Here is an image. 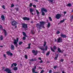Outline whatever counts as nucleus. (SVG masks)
Listing matches in <instances>:
<instances>
[{"mask_svg":"<svg viewBox=\"0 0 73 73\" xmlns=\"http://www.w3.org/2000/svg\"><path fill=\"white\" fill-rule=\"evenodd\" d=\"M22 44H23V42H20L19 43V45H21Z\"/></svg>","mask_w":73,"mask_h":73,"instance_id":"32","label":"nucleus"},{"mask_svg":"<svg viewBox=\"0 0 73 73\" xmlns=\"http://www.w3.org/2000/svg\"><path fill=\"white\" fill-rule=\"evenodd\" d=\"M36 69V66H35L34 67V68H33L32 69V71L33 73H38V72H35Z\"/></svg>","mask_w":73,"mask_h":73,"instance_id":"5","label":"nucleus"},{"mask_svg":"<svg viewBox=\"0 0 73 73\" xmlns=\"http://www.w3.org/2000/svg\"><path fill=\"white\" fill-rule=\"evenodd\" d=\"M51 50H52V52H54V49H53V48H52V47H51L50 48Z\"/></svg>","mask_w":73,"mask_h":73,"instance_id":"26","label":"nucleus"},{"mask_svg":"<svg viewBox=\"0 0 73 73\" xmlns=\"http://www.w3.org/2000/svg\"><path fill=\"white\" fill-rule=\"evenodd\" d=\"M58 50L59 52H60V53H61V50L60 49V48H58Z\"/></svg>","mask_w":73,"mask_h":73,"instance_id":"23","label":"nucleus"},{"mask_svg":"<svg viewBox=\"0 0 73 73\" xmlns=\"http://www.w3.org/2000/svg\"><path fill=\"white\" fill-rule=\"evenodd\" d=\"M3 38L4 37H3V36L2 35H1L0 37V38H1L0 40H3Z\"/></svg>","mask_w":73,"mask_h":73,"instance_id":"22","label":"nucleus"},{"mask_svg":"<svg viewBox=\"0 0 73 73\" xmlns=\"http://www.w3.org/2000/svg\"><path fill=\"white\" fill-rule=\"evenodd\" d=\"M31 33H32V34H35V33L33 32V31L32 30L31 31Z\"/></svg>","mask_w":73,"mask_h":73,"instance_id":"43","label":"nucleus"},{"mask_svg":"<svg viewBox=\"0 0 73 73\" xmlns=\"http://www.w3.org/2000/svg\"><path fill=\"white\" fill-rule=\"evenodd\" d=\"M40 25L39 23H38L36 25V27L38 29H41V28H45L44 25H45V22L41 21L40 22Z\"/></svg>","mask_w":73,"mask_h":73,"instance_id":"1","label":"nucleus"},{"mask_svg":"<svg viewBox=\"0 0 73 73\" xmlns=\"http://www.w3.org/2000/svg\"><path fill=\"white\" fill-rule=\"evenodd\" d=\"M13 64L14 65V66H16L17 65V64L16 63H14Z\"/></svg>","mask_w":73,"mask_h":73,"instance_id":"39","label":"nucleus"},{"mask_svg":"<svg viewBox=\"0 0 73 73\" xmlns=\"http://www.w3.org/2000/svg\"><path fill=\"white\" fill-rule=\"evenodd\" d=\"M34 1H36V2H38V0H34Z\"/></svg>","mask_w":73,"mask_h":73,"instance_id":"59","label":"nucleus"},{"mask_svg":"<svg viewBox=\"0 0 73 73\" xmlns=\"http://www.w3.org/2000/svg\"><path fill=\"white\" fill-rule=\"evenodd\" d=\"M58 54H57L56 55V57H57V58H58Z\"/></svg>","mask_w":73,"mask_h":73,"instance_id":"54","label":"nucleus"},{"mask_svg":"<svg viewBox=\"0 0 73 73\" xmlns=\"http://www.w3.org/2000/svg\"><path fill=\"white\" fill-rule=\"evenodd\" d=\"M57 57H55L54 58V60H57Z\"/></svg>","mask_w":73,"mask_h":73,"instance_id":"58","label":"nucleus"},{"mask_svg":"<svg viewBox=\"0 0 73 73\" xmlns=\"http://www.w3.org/2000/svg\"><path fill=\"white\" fill-rule=\"evenodd\" d=\"M50 54V53L49 52H48L47 53H46V56H48L49 54Z\"/></svg>","mask_w":73,"mask_h":73,"instance_id":"34","label":"nucleus"},{"mask_svg":"<svg viewBox=\"0 0 73 73\" xmlns=\"http://www.w3.org/2000/svg\"><path fill=\"white\" fill-rule=\"evenodd\" d=\"M60 33V31H57V32H56V34H57V35H58V34H59V33Z\"/></svg>","mask_w":73,"mask_h":73,"instance_id":"36","label":"nucleus"},{"mask_svg":"<svg viewBox=\"0 0 73 73\" xmlns=\"http://www.w3.org/2000/svg\"><path fill=\"white\" fill-rule=\"evenodd\" d=\"M71 18H72V19H73V16H72L71 17Z\"/></svg>","mask_w":73,"mask_h":73,"instance_id":"61","label":"nucleus"},{"mask_svg":"<svg viewBox=\"0 0 73 73\" xmlns=\"http://www.w3.org/2000/svg\"><path fill=\"white\" fill-rule=\"evenodd\" d=\"M64 61V59H62L60 60V62H63V61Z\"/></svg>","mask_w":73,"mask_h":73,"instance_id":"45","label":"nucleus"},{"mask_svg":"<svg viewBox=\"0 0 73 73\" xmlns=\"http://www.w3.org/2000/svg\"><path fill=\"white\" fill-rule=\"evenodd\" d=\"M48 18L49 19V20H50V21H52V18H51V17H48Z\"/></svg>","mask_w":73,"mask_h":73,"instance_id":"27","label":"nucleus"},{"mask_svg":"<svg viewBox=\"0 0 73 73\" xmlns=\"http://www.w3.org/2000/svg\"><path fill=\"white\" fill-rule=\"evenodd\" d=\"M66 6L67 7H72V4L70 3H69L67 4Z\"/></svg>","mask_w":73,"mask_h":73,"instance_id":"18","label":"nucleus"},{"mask_svg":"<svg viewBox=\"0 0 73 73\" xmlns=\"http://www.w3.org/2000/svg\"><path fill=\"white\" fill-rule=\"evenodd\" d=\"M64 21H65V19H64L63 20H62V21H60V22L61 23H64Z\"/></svg>","mask_w":73,"mask_h":73,"instance_id":"31","label":"nucleus"},{"mask_svg":"<svg viewBox=\"0 0 73 73\" xmlns=\"http://www.w3.org/2000/svg\"><path fill=\"white\" fill-rule=\"evenodd\" d=\"M32 52L33 53H34V54L36 56L37 55V54L38 53L37 51H35L33 50L32 51Z\"/></svg>","mask_w":73,"mask_h":73,"instance_id":"9","label":"nucleus"},{"mask_svg":"<svg viewBox=\"0 0 73 73\" xmlns=\"http://www.w3.org/2000/svg\"><path fill=\"white\" fill-rule=\"evenodd\" d=\"M61 15L60 14H57L56 16V18L57 19H60V17H61Z\"/></svg>","mask_w":73,"mask_h":73,"instance_id":"8","label":"nucleus"},{"mask_svg":"<svg viewBox=\"0 0 73 73\" xmlns=\"http://www.w3.org/2000/svg\"><path fill=\"white\" fill-rule=\"evenodd\" d=\"M30 12H33V11H34V9H33L31 8L30 9Z\"/></svg>","mask_w":73,"mask_h":73,"instance_id":"20","label":"nucleus"},{"mask_svg":"<svg viewBox=\"0 0 73 73\" xmlns=\"http://www.w3.org/2000/svg\"><path fill=\"white\" fill-rule=\"evenodd\" d=\"M44 70H42L41 71L40 73H44Z\"/></svg>","mask_w":73,"mask_h":73,"instance_id":"47","label":"nucleus"},{"mask_svg":"<svg viewBox=\"0 0 73 73\" xmlns=\"http://www.w3.org/2000/svg\"><path fill=\"white\" fill-rule=\"evenodd\" d=\"M23 36H25V37L27 36V35H26V34L24 32H23Z\"/></svg>","mask_w":73,"mask_h":73,"instance_id":"28","label":"nucleus"},{"mask_svg":"<svg viewBox=\"0 0 73 73\" xmlns=\"http://www.w3.org/2000/svg\"><path fill=\"white\" fill-rule=\"evenodd\" d=\"M41 11H42L43 12H47V10L45 9V8H42Z\"/></svg>","mask_w":73,"mask_h":73,"instance_id":"10","label":"nucleus"},{"mask_svg":"<svg viewBox=\"0 0 73 73\" xmlns=\"http://www.w3.org/2000/svg\"><path fill=\"white\" fill-rule=\"evenodd\" d=\"M50 26V23L48 22L47 24V27L48 28H49Z\"/></svg>","mask_w":73,"mask_h":73,"instance_id":"17","label":"nucleus"},{"mask_svg":"<svg viewBox=\"0 0 73 73\" xmlns=\"http://www.w3.org/2000/svg\"><path fill=\"white\" fill-rule=\"evenodd\" d=\"M1 19H2V20H4V19H5V17H4V16L3 15H2L1 16Z\"/></svg>","mask_w":73,"mask_h":73,"instance_id":"15","label":"nucleus"},{"mask_svg":"<svg viewBox=\"0 0 73 73\" xmlns=\"http://www.w3.org/2000/svg\"><path fill=\"white\" fill-rule=\"evenodd\" d=\"M53 48H54V50H55V49H56L57 48H56V46H54L53 47Z\"/></svg>","mask_w":73,"mask_h":73,"instance_id":"41","label":"nucleus"},{"mask_svg":"<svg viewBox=\"0 0 73 73\" xmlns=\"http://www.w3.org/2000/svg\"><path fill=\"white\" fill-rule=\"evenodd\" d=\"M15 7V5H14L13 4H12L11 5V8H12V7Z\"/></svg>","mask_w":73,"mask_h":73,"instance_id":"35","label":"nucleus"},{"mask_svg":"<svg viewBox=\"0 0 73 73\" xmlns=\"http://www.w3.org/2000/svg\"><path fill=\"white\" fill-rule=\"evenodd\" d=\"M23 19L24 20H27V21H29V20H30L29 18L27 17H23Z\"/></svg>","mask_w":73,"mask_h":73,"instance_id":"12","label":"nucleus"},{"mask_svg":"<svg viewBox=\"0 0 73 73\" xmlns=\"http://www.w3.org/2000/svg\"><path fill=\"white\" fill-rule=\"evenodd\" d=\"M11 70H10L9 69L7 68L4 71L5 72H8L9 71H10Z\"/></svg>","mask_w":73,"mask_h":73,"instance_id":"16","label":"nucleus"},{"mask_svg":"<svg viewBox=\"0 0 73 73\" xmlns=\"http://www.w3.org/2000/svg\"><path fill=\"white\" fill-rule=\"evenodd\" d=\"M32 6V3H31L30 4V7H31Z\"/></svg>","mask_w":73,"mask_h":73,"instance_id":"44","label":"nucleus"},{"mask_svg":"<svg viewBox=\"0 0 73 73\" xmlns=\"http://www.w3.org/2000/svg\"><path fill=\"white\" fill-rule=\"evenodd\" d=\"M48 1H50V2L51 3H52L53 2V0H48Z\"/></svg>","mask_w":73,"mask_h":73,"instance_id":"38","label":"nucleus"},{"mask_svg":"<svg viewBox=\"0 0 73 73\" xmlns=\"http://www.w3.org/2000/svg\"><path fill=\"white\" fill-rule=\"evenodd\" d=\"M13 69L14 70H17V67H15Z\"/></svg>","mask_w":73,"mask_h":73,"instance_id":"30","label":"nucleus"},{"mask_svg":"<svg viewBox=\"0 0 73 73\" xmlns=\"http://www.w3.org/2000/svg\"><path fill=\"white\" fill-rule=\"evenodd\" d=\"M13 65H14V64L13 63V64H11V67L12 68V67H13Z\"/></svg>","mask_w":73,"mask_h":73,"instance_id":"52","label":"nucleus"},{"mask_svg":"<svg viewBox=\"0 0 73 73\" xmlns=\"http://www.w3.org/2000/svg\"><path fill=\"white\" fill-rule=\"evenodd\" d=\"M0 29H3V27H2V26L1 25H0Z\"/></svg>","mask_w":73,"mask_h":73,"instance_id":"42","label":"nucleus"},{"mask_svg":"<svg viewBox=\"0 0 73 73\" xmlns=\"http://www.w3.org/2000/svg\"><path fill=\"white\" fill-rule=\"evenodd\" d=\"M30 61H36V60L35 59H31L30 60Z\"/></svg>","mask_w":73,"mask_h":73,"instance_id":"19","label":"nucleus"},{"mask_svg":"<svg viewBox=\"0 0 73 73\" xmlns=\"http://www.w3.org/2000/svg\"><path fill=\"white\" fill-rule=\"evenodd\" d=\"M60 36L61 37H62L63 38H66V35H64L62 33L61 34Z\"/></svg>","mask_w":73,"mask_h":73,"instance_id":"11","label":"nucleus"},{"mask_svg":"<svg viewBox=\"0 0 73 73\" xmlns=\"http://www.w3.org/2000/svg\"><path fill=\"white\" fill-rule=\"evenodd\" d=\"M31 14H32V15H33V13H32V12H31Z\"/></svg>","mask_w":73,"mask_h":73,"instance_id":"62","label":"nucleus"},{"mask_svg":"<svg viewBox=\"0 0 73 73\" xmlns=\"http://www.w3.org/2000/svg\"><path fill=\"white\" fill-rule=\"evenodd\" d=\"M7 53L8 55H9L10 56H13V54L12 53H11L10 52L7 51Z\"/></svg>","mask_w":73,"mask_h":73,"instance_id":"13","label":"nucleus"},{"mask_svg":"<svg viewBox=\"0 0 73 73\" xmlns=\"http://www.w3.org/2000/svg\"><path fill=\"white\" fill-rule=\"evenodd\" d=\"M25 58H26V59L28 58V56H27V55H25Z\"/></svg>","mask_w":73,"mask_h":73,"instance_id":"37","label":"nucleus"},{"mask_svg":"<svg viewBox=\"0 0 73 73\" xmlns=\"http://www.w3.org/2000/svg\"><path fill=\"white\" fill-rule=\"evenodd\" d=\"M39 49H40L41 50H43V52H42L43 53H45V50H47L48 49V46H46L45 47V49H44V47H39Z\"/></svg>","mask_w":73,"mask_h":73,"instance_id":"2","label":"nucleus"},{"mask_svg":"<svg viewBox=\"0 0 73 73\" xmlns=\"http://www.w3.org/2000/svg\"><path fill=\"white\" fill-rule=\"evenodd\" d=\"M57 66H54V69H56V68H57Z\"/></svg>","mask_w":73,"mask_h":73,"instance_id":"48","label":"nucleus"},{"mask_svg":"<svg viewBox=\"0 0 73 73\" xmlns=\"http://www.w3.org/2000/svg\"><path fill=\"white\" fill-rule=\"evenodd\" d=\"M57 42H62V39L60 38H58L57 39Z\"/></svg>","mask_w":73,"mask_h":73,"instance_id":"7","label":"nucleus"},{"mask_svg":"<svg viewBox=\"0 0 73 73\" xmlns=\"http://www.w3.org/2000/svg\"><path fill=\"white\" fill-rule=\"evenodd\" d=\"M19 41V38H17V40H14V44L17 47V42H18V41Z\"/></svg>","mask_w":73,"mask_h":73,"instance_id":"3","label":"nucleus"},{"mask_svg":"<svg viewBox=\"0 0 73 73\" xmlns=\"http://www.w3.org/2000/svg\"><path fill=\"white\" fill-rule=\"evenodd\" d=\"M36 12L37 13V15H38L39 14V12H38V10H36Z\"/></svg>","mask_w":73,"mask_h":73,"instance_id":"29","label":"nucleus"},{"mask_svg":"<svg viewBox=\"0 0 73 73\" xmlns=\"http://www.w3.org/2000/svg\"><path fill=\"white\" fill-rule=\"evenodd\" d=\"M31 43L29 44L28 47L27 48V49H30L31 48Z\"/></svg>","mask_w":73,"mask_h":73,"instance_id":"21","label":"nucleus"},{"mask_svg":"<svg viewBox=\"0 0 73 73\" xmlns=\"http://www.w3.org/2000/svg\"><path fill=\"white\" fill-rule=\"evenodd\" d=\"M3 56L5 58H6V55H5V54H4Z\"/></svg>","mask_w":73,"mask_h":73,"instance_id":"51","label":"nucleus"},{"mask_svg":"<svg viewBox=\"0 0 73 73\" xmlns=\"http://www.w3.org/2000/svg\"><path fill=\"white\" fill-rule=\"evenodd\" d=\"M64 15L65 14H66V11H64Z\"/></svg>","mask_w":73,"mask_h":73,"instance_id":"56","label":"nucleus"},{"mask_svg":"<svg viewBox=\"0 0 73 73\" xmlns=\"http://www.w3.org/2000/svg\"><path fill=\"white\" fill-rule=\"evenodd\" d=\"M55 42L57 41V40H56V39H55Z\"/></svg>","mask_w":73,"mask_h":73,"instance_id":"60","label":"nucleus"},{"mask_svg":"<svg viewBox=\"0 0 73 73\" xmlns=\"http://www.w3.org/2000/svg\"><path fill=\"white\" fill-rule=\"evenodd\" d=\"M41 61L40 62H39L40 63H42V62H43L42 61V60H41Z\"/></svg>","mask_w":73,"mask_h":73,"instance_id":"53","label":"nucleus"},{"mask_svg":"<svg viewBox=\"0 0 73 73\" xmlns=\"http://www.w3.org/2000/svg\"><path fill=\"white\" fill-rule=\"evenodd\" d=\"M26 39V38L25 37V36H24L23 38V39L24 40H25Z\"/></svg>","mask_w":73,"mask_h":73,"instance_id":"46","label":"nucleus"},{"mask_svg":"<svg viewBox=\"0 0 73 73\" xmlns=\"http://www.w3.org/2000/svg\"><path fill=\"white\" fill-rule=\"evenodd\" d=\"M11 25L13 26H15L17 25V22L15 21H13L12 22Z\"/></svg>","mask_w":73,"mask_h":73,"instance_id":"4","label":"nucleus"},{"mask_svg":"<svg viewBox=\"0 0 73 73\" xmlns=\"http://www.w3.org/2000/svg\"><path fill=\"white\" fill-rule=\"evenodd\" d=\"M39 68H40V69H42V68H41V67H39Z\"/></svg>","mask_w":73,"mask_h":73,"instance_id":"64","label":"nucleus"},{"mask_svg":"<svg viewBox=\"0 0 73 73\" xmlns=\"http://www.w3.org/2000/svg\"><path fill=\"white\" fill-rule=\"evenodd\" d=\"M0 47H1L2 48L3 47V46H1Z\"/></svg>","mask_w":73,"mask_h":73,"instance_id":"63","label":"nucleus"},{"mask_svg":"<svg viewBox=\"0 0 73 73\" xmlns=\"http://www.w3.org/2000/svg\"><path fill=\"white\" fill-rule=\"evenodd\" d=\"M15 49V47H14V46L13 45H11V50H14Z\"/></svg>","mask_w":73,"mask_h":73,"instance_id":"14","label":"nucleus"},{"mask_svg":"<svg viewBox=\"0 0 73 73\" xmlns=\"http://www.w3.org/2000/svg\"><path fill=\"white\" fill-rule=\"evenodd\" d=\"M4 31V32L5 33V36H7V33L6 32V31L5 30H3Z\"/></svg>","mask_w":73,"mask_h":73,"instance_id":"25","label":"nucleus"},{"mask_svg":"<svg viewBox=\"0 0 73 73\" xmlns=\"http://www.w3.org/2000/svg\"><path fill=\"white\" fill-rule=\"evenodd\" d=\"M41 11L42 13V15L44 16L45 15V13H44V11Z\"/></svg>","mask_w":73,"mask_h":73,"instance_id":"24","label":"nucleus"},{"mask_svg":"<svg viewBox=\"0 0 73 73\" xmlns=\"http://www.w3.org/2000/svg\"><path fill=\"white\" fill-rule=\"evenodd\" d=\"M38 59L39 60H41V57L38 58Z\"/></svg>","mask_w":73,"mask_h":73,"instance_id":"57","label":"nucleus"},{"mask_svg":"<svg viewBox=\"0 0 73 73\" xmlns=\"http://www.w3.org/2000/svg\"><path fill=\"white\" fill-rule=\"evenodd\" d=\"M16 10L17 11H19V9H18V8H16Z\"/></svg>","mask_w":73,"mask_h":73,"instance_id":"50","label":"nucleus"},{"mask_svg":"<svg viewBox=\"0 0 73 73\" xmlns=\"http://www.w3.org/2000/svg\"><path fill=\"white\" fill-rule=\"evenodd\" d=\"M2 7L3 8V9H5V6L4 5H3L2 6Z\"/></svg>","mask_w":73,"mask_h":73,"instance_id":"40","label":"nucleus"},{"mask_svg":"<svg viewBox=\"0 0 73 73\" xmlns=\"http://www.w3.org/2000/svg\"><path fill=\"white\" fill-rule=\"evenodd\" d=\"M51 72H52V70H50L49 71V73H51Z\"/></svg>","mask_w":73,"mask_h":73,"instance_id":"55","label":"nucleus"},{"mask_svg":"<svg viewBox=\"0 0 73 73\" xmlns=\"http://www.w3.org/2000/svg\"><path fill=\"white\" fill-rule=\"evenodd\" d=\"M46 42H44V44L43 45L44 46H45V45H46Z\"/></svg>","mask_w":73,"mask_h":73,"instance_id":"33","label":"nucleus"},{"mask_svg":"<svg viewBox=\"0 0 73 73\" xmlns=\"http://www.w3.org/2000/svg\"><path fill=\"white\" fill-rule=\"evenodd\" d=\"M33 6L34 7V8H36V6L35 5H33Z\"/></svg>","mask_w":73,"mask_h":73,"instance_id":"49","label":"nucleus"},{"mask_svg":"<svg viewBox=\"0 0 73 73\" xmlns=\"http://www.w3.org/2000/svg\"><path fill=\"white\" fill-rule=\"evenodd\" d=\"M22 27L24 28L25 29H26L27 28V27H28V25L27 24H25V23H23L22 24Z\"/></svg>","mask_w":73,"mask_h":73,"instance_id":"6","label":"nucleus"}]
</instances>
